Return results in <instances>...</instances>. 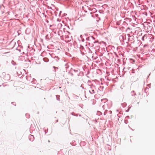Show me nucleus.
Wrapping results in <instances>:
<instances>
[{"label": "nucleus", "instance_id": "f257e3e1", "mask_svg": "<svg viewBox=\"0 0 155 155\" xmlns=\"http://www.w3.org/2000/svg\"><path fill=\"white\" fill-rule=\"evenodd\" d=\"M124 87V85H122L121 86V88L122 89L123 88V87Z\"/></svg>", "mask_w": 155, "mask_h": 155}]
</instances>
